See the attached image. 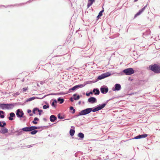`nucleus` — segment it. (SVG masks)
<instances>
[{
	"label": "nucleus",
	"mask_w": 160,
	"mask_h": 160,
	"mask_svg": "<svg viewBox=\"0 0 160 160\" xmlns=\"http://www.w3.org/2000/svg\"><path fill=\"white\" fill-rule=\"evenodd\" d=\"M16 103L10 104L0 103V108L2 109H9L13 108L16 105Z\"/></svg>",
	"instance_id": "obj_1"
},
{
	"label": "nucleus",
	"mask_w": 160,
	"mask_h": 160,
	"mask_svg": "<svg viewBox=\"0 0 160 160\" xmlns=\"http://www.w3.org/2000/svg\"><path fill=\"white\" fill-rule=\"evenodd\" d=\"M149 68L154 72L157 73H160V66L158 65L155 64L153 65H150Z\"/></svg>",
	"instance_id": "obj_2"
},
{
	"label": "nucleus",
	"mask_w": 160,
	"mask_h": 160,
	"mask_svg": "<svg viewBox=\"0 0 160 160\" xmlns=\"http://www.w3.org/2000/svg\"><path fill=\"white\" fill-rule=\"evenodd\" d=\"M123 72L126 75H130L134 73V71L132 68H129L124 69Z\"/></svg>",
	"instance_id": "obj_3"
},
{
	"label": "nucleus",
	"mask_w": 160,
	"mask_h": 160,
	"mask_svg": "<svg viewBox=\"0 0 160 160\" xmlns=\"http://www.w3.org/2000/svg\"><path fill=\"white\" fill-rule=\"evenodd\" d=\"M111 75V73L109 72H107L101 74L97 78V81L99 80L102 79L107 77L110 76Z\"/></svg>",
	"instance_id": "obj_4"
},
{
	"label": "nucleus",
	"mask_w": 160,
	"mask_h": 160,
	"mask_svg": "<svg viewBox=\"0 0 160 160\" xmlns=\"http://www.w3.org/2000/svg\"><path fill=\"white\" fill-rule=\"evenodd\" d=\"M91 112V108H87L83 110L80 112V115H84L89 114Z\"/></svg>",
	"instance_id": "obj_5"
},
{
	"label": "nucleus",
	"mask_w": 160,
	"mask_h": 160,
	"mask_svg": "<svg viewBox=\"0 0 160 160\" xmlns=\"http://www.w3.org/2000/svg\"><path fill=\"white\" fill-rule=\"evenodd\" d=\"M84 85L83 84H82L78 85H76V86L73 87L72 88H70L69 89V91L70 92H71L72 90V91L75 90H76L78 88H82V87H84Z\"/></svg>",
	"instance_id": "obj_6"
},
{
	"label": "nucleus",
	"mask_w": 160,
	"mask_h": 160,
	"mask_svg": "<svg viewBox=\"0 0 160 160\" xmlns=\"http://www.w3.org/2000/svg\"><path fill=\"white\" fill-rule=\"evenodd\" d=\"M100 90L102 93L106 94L108 92V89L107 86H103L100 88Z\"/></svg>",
	"instance_id": "obj_7"
},
{
	"label": "nucleus",
	"mask_w": 160,
	"mask_h": 160,
	"mask_svg": "<svg viewBox=\"0 0 160 160\" xmlns=\"http://www.w3.org/2000/svg\"><path fill=\"white\" fill-rule=\"evenodd\" d=\"M16 114L18 118H21L23 117L24 113L22 110L18 109L16 111Z\"/></svg>",
	"instance_id": "obj_8"
},
{
	"label": "nucleus",
	"mask_w": 160,
	"mask_h": 160,
	"mask_svg": "<svg viewBox=\"0 0 160 160\" xmlns=\"http://www.w3.org/2000/svg\"><path fill=\"white\" fill-rule=\"evenodd\" d=\"M121 88V85L119 84H116L114 85V87L112 88L113 91H119Z\"/></svg>",
	"instance_id": "obj_9"
},
{
	"label": "nucleus",
	"mask_w": 160,
	"mask_h": 160,
	"mask_svg": "<svg viewBox=\"0 0 160 160\" xmlns=\"http://www.w3.org/2000/svg\"><path fill=\"white\" fill-rule=\"evenodd\" d=\"M88 101L90 103L93 104L97 102V99L94 97H91L88 99Z\"/></svg>",
	"instance_id": "obj_10"
},
{
	"label": "nucleus",
	"mask_w": 160,
	"mask_h": 160,
	"mask_svg": "<svg viewBox=\"0 0 160 160\" xmlns=\"http://www.w3.org/2000/svg\"><path fill=\"white\" fill-rule=\"evenodd\" d=\"M148 136V134H144L138 135L132 138V139H139L142 138H145Z\"/></svg>",
	"instance_id": "obj_11"
},
{
	"label": "nucleus",
	"mask_w": 160,
	"mask_h": 160,
	"mask_svg": "<svg viewBox=\"0 0 160 160\" xmlns=\"http://www.w3.org/2000/svg\"><path fill=\"white\" fill-rule=\"evenodd\" d=\"M107 103H103L102 104H100L97 106L99 110H101L107 104Z\"/></svg>",
	"instance_id": "obj_12"
},
{
	"label": "nucleus",
	"mask_w": 160,
	"mask_h": 160,
	"mask_svg": "<svg viewBox=\"0 0 160 160\" xmlns=\"http://www.w3.org/2000/svg\"><path fill=\"white\" fill-rule=\"evenodd\" d=\"M92 92L96 95H98L100 93V91L99 89L98 88H94L92 90Z\"/></svg>",
	"instance_id": "obj_13"
},
{
	"label": "nucleus",
	"mask_w": 160,
	"mask_h": 160,
	"mask_svg": "<svg viewBox=\"0 0 160 160\" xmlns=\"http://www.w3.org/2000/svg\"><path fill=\"white\" fill-rule=\"evenodd\" d=\"M15 117V115L14 112H11L10 113V116L8 117V119L12 121L13 120V118Z\"/></svg>",
	"instance_id": "obj_14"
},
{
	"label": "nucleus",
	"mask_w": 160,
	"mask_h": 160,
	"mask_svg": "<svg viewBox=\"0 0 160 160\" xmlns=\"http://www.w3.org/2000/svg\"><path fill=\"white\" fill-rule=\"evenodd\" d=\"M57 119V118L54 115H52L50 116V120L52 122H54Z\"/></svg>",
	"instance_id": "obj_15"
},
{
	"label": "nucleus",
	"mask_w": 160,
	"mask_h": 160,
	"mask_svg": "<svg viewBox=\"0 0 160 160\" xmlns=\"http://www.w3.org/2000/svg\"><path fill=\"white\" fill-rule=\"evenodd\" d=\"M37 110L39 112L38 114L40 115L41 114V112H42V110H40L38 108H35L33 109L32 111L33 113L35 114V111Z\"/></svg>",
	"instance_id": "obj_16"
},
{
	"label": "nucleus",
	"mask_w": 160,
	"mask_h": 160,
	"mask_svg": "<svg viewBox=\"0 0 160 160\" xmlns=\"http://www.w3.org/2000/svg\"><path fill=\"white\" fill-rule=\"evenodd\" d=\"M8 132V130L6 128H2L1 129V131H0V132L2 133V134H5V133H7Z\"/></svg>",
	"instance_id": "obj_17"
},
{
	"label": "nucleus",
	"mask_w": 160,
	"mask_h": 160,
	"mask_svg": "<svg viewBox=\"0 0 160 160\" xmlns=\"http://www.w3.org/2000/svg\"><path fill=\"white\" fill-rule=\"evenodd\" d=\"M95 1V0H88L87 4L88 8L91 6Z\"/></svg>",
	"instance_id": "obj_18"
},
{
	"label": "nucleus",
	"mask_w": 160,
	"mask_h": 160,
	"mask_svg": "<svg viewBox=\"0 0 160 160\" xmlns=\"http://www.w3.org/2000/svg\"><path fill=\"white\" fill-rule=\"evenodd\" d=\"M52 103L51 105L52 107L55 108H56V105H55V104L57 103V101L55 99H52Z\"/></svg>",
	"instance_id": "obj_19"
},
{
	"label": "nucleus",
	"mask_w": 160,
	"mask_h": 160,
	"mask_svg": "<svg viewBox=\"0 0 160 160\" xmlns=\"http://www.w3.org/2000/svg\"><path fill=\"white\" fill-rule=\"evenodd\" d=\"M77 94H74L73 95V99L74 100H78L80 98V96L79 95H78L77 96Z\"/></svg>",
	"instance_id": "obj_20"
},
{
	"label": "nucleus",
	"mask_w": 160,
	"mask_h": 160,
	"mask_svg": "<svg viewBox=\"0 0 160 160\" xmlns=\"http://www.w3.org/2000/svg\"><path fill=\"white\" fill-rule=\"evenodd\" d=\"M6 125V123L4 121H0V127L3 128Z\"/></svg>",
	"instance_id": "obj_21"
},
{
	"label": "nucleus",
	"mask_w": 160,
	"mask_h": 160,
	"mask_svg": "<svg viewBox=\"0 0 160 160\" xmlns=\"http://www.w3.org/2000/svg\"><path fill=\"white\" fill-rule=\"evenodd\" d=\"M22 130L20 129L15 132L16 133H17V135H20L22 134L23 132L22 131Z\"/></svg>",
	"instance_id": "obj_22"
},
{
	"label": "nucleus",
	"mask_w": 160,
	"mask_h": 160,
	"mask_svg": "<svg viewBox=\"0 0 160 160\" xmlns=\"http://www.w3.org/2000/svg\"><path fill=\"white\" fill-rule=\"evenodd\" d=\"M22 130L25 132H30L29 131V127H26L22 128Z\"/></svg>",
	"instance_id": "obj_23"
},
{
	"label": "nucleus",
	"mask_w": 160,
	"mask_h": 160,
	"mask_svg": "<svg viewBox=\"0 0 160 160\" xmlns=\"http://www.w3.org/2000/svg\"><path fill=\"white\" fill-rule=\"evenodd\" d=\"M39 120V119L38 118L35 117L34 118V120L32 121V122L35 124H36L38 123L37 122H36V121H38Z\"/></svg>",
	"instance_id": "obj_24"
},
{
	"label": "nucleus",
	"mask_w": 160,
	"mask_h": 160,
	"mask_svg": "<svg viewBox=\"0 0 160 160\" xmlns=\"http://www.w3.org/2000/svg\"><path fill=\"white\" fill-rule=\"evenodd\" d=\"M91 108V112L92 111L93 112H96L99 111L97 106H96V107H95L94 108H93V109H92L93 108Z\"/></svg>",
	"instance_id": "obj_25"
},
{
	"label": "nucleus",
	"mask_w": 160,
	"mask_h": 160,
	"mask_svg": "<svg viewBox=\"0 0 160 160\" xmlns=\"http://www.w3.org/2000/svg\"><path fill=\"white\" fill-rule=\"evenodd\" d=\"M75 130L73 129H71L70 131V134L71 136H72L74 135L75 133Z\"/></svg>",
	"instance_id": "obj_26"
},
{
	"label": "nucleus",
	"mask_w": 160,
	"mask_h": 160,
	"mask_svg": "<svg viewBox=\"0 0 160 160\" xmlns=\"http://www.w3.org/2000/svg\"><path fill=\"white\" fill-rule=\"evenodd\" d=\"M57 100L58 102H60V104L62 103L64 101V100L63 99L61 98H58Z\"/></svg>",
	"instance_id": "obj_27"
},
{
	"label": "nucleus",
	"mask_w": 160,
	"mask_h": 160,
	"mask_svg": "<svg viewBox=\"0 0 160 160\" xmlns=\"http://www.w3.org/2000/svg\"><path fill=\"white\" fill-rule=\"evenodd\" d=\"M36 98H35V97H32L29 98L27 99L26 100V102L32 101L34 100Z\"/></svg>",
	"instance_id": "obj_28"
},
{
	"label": "nucleus",
	"mask_w": 160,
	"mask_h": 160,
	"mask_svg": "<svg viewBox=\"0 0 160 160\" xmlns=\"http://www.w3.org/2000/svg\"><path fill=\"white\" fill-rule=\"evenodd\" d=\"M78 136L81 138H83L84 137V135L83 133L80 132L78 134Z\"/></svg>",
	"instance_id": "obj_29"
},
{
	"label": "nucleus",
	"mask_w": 160,
	"mask_h": 160,
	"mask_svg": "<svg viewBox=\"0 0 160 160\" xmlns=\"http://www.w3.org/2000/svg\"><path fill=\"white\" fill-rule=\"evenodd\" d=\"M49 107V105L48 103H47V105H44L43 106V109H46L48 108Z\"/></svg>",
	"instance_id": "obj_30"
},
{
	"label": "nucleus",
	"mask_w": 160,
	"mask_h": 160,
	"mask_svg": "<svg viewBox=\"0 0 160 160\" xmlns=\"http://www.w3.org/2000/svg\"><path fill=\"white\" fill-rule=\"evenodd\" d=\"M38 130H34L31 131V132H30V133L32 135H34L36 134L38 132Z\"/></svg>",
	"instance_id": "obj_31"
},
{
	"label": "nucleus",
	"mask_w": 160,
	"mask_h": 160,
	"mask_svg": "<svg viewBox=\"0 0 160 160\" xmlns=\"http://www.w3.org/2000/svg\"><path fill=\"white\" fill-rule=\"evenodd\" d=\"M70 110H72V113L73 114L75 112V110L74 109L73 107H70Z\"/></svg>",
	"instance_id": "obj_32"
},
{
	"label": "nucleus",
	"mask_w": 160,
	"mask_h": 160,
	"mask_svg": "<svg viewBox=\"0 0 160 160\" xmlns=\"http://www.w3.org/2000/svg\"><path fill=\"white\" fill-rule=\"evenodd\" d=\"M58 117L60 119H62L64 118V116H61L60 113L58 114Z\"/></svg>",
	"instance_id": "obj_33"
},
{
	"label": "nucleus",
	"mask_w": 160,
	"mask_h": 160,
	"mask_svg": "<svg viewBox=\"0 0 160 160\" xmlns=\"http://www.w3.org/2000/svg\"><path fill=\"white\" fill-rule=\"evenodd\" d=\"M104 8H103L102 10L98 14L99 16H101L102 15V12H104Z\"/></svg>",
	"instance_id": "obj_34"
},
{
	"label": "nucleus",
	"mask_w": 160,
	"mask_h": 160,
	"mask_svg": "<svg viewBox=\"0 0 160 160\" xmlns=\"http://www.w3.org/2000/svg\"><path fill=\"white\" fill-rule=\"evenodd\" d=\"M28 87L23 88L22 89L23 92H26V91L28 90Z\"/></svg>",
	"instance_id": "obj_35"
},
{
	"label": "nucleus",
	"mask_w": 160,
	"mask_h": 160,
	"mask_svg": "<svg viewBox=\"0 0 160 160\" xmlns=\"http://www.w3.org/2000/svg\"><path fill=\"white\" fill-rule=\"evenodd\" d=\"M92 94V92H90L88 93H86V95L87 96H89L90 95V94Z\"/></svg>",
	"instance_id": "obj_36"
},
{
	"label": "nucleus",
	"mask_w": 160,
	"mask_h": 160,
	"mask_svg": "<svg viewBox=\"0 0 160 160\" xmlns=\"http://www.w3.org/2000/svg\"><path fill=\"white\" fill-rule=\"evenodd\" d=\"M29 127V131H33V130H34L33 126H31Z\"/></svg>",
	"instance_id": "obj_37"
},
{
	"label": "nucleus",
	"mask_w": 160,
	"mask_h": 160,
	"mask_svg": "<svg viewBox=\"0 0 160 160\" xmlns=\"http://www.w3.org/2000/svg\"><path fill=\"white\" fill-rule=\"evenodd\" d=\"M142 13L140 11H139L137 13V14L135 15V16H138L139 15H140Z\"/></svg>",
	"instance_id": "obj_38"
},
{
	"label": "nucleus",
	"mask_w": 160,
	"mask_h": 160,
	"mask_svg": "<svg viewBox=\"0 0 160 160\" xmlns=\"http://www.w3.org/2000/svg\"><path fill=\"white\" fill-rule=\"evenodd\" d=\"M33 128L34 130H35L36 129H39L40 128V127H36V126H33Z\"/></svg>",
	"instance_id": "obj_39"
},
{
	"label": "nucleus",
	"mask_w": 160,
	"mask_h": 160,
	"mask_svg": "<svg viewBox=\"0 0 160 160\" xmlns=\"http://www.w3.org/2000/svg\"><path fill=\"white\" fill-rule=\"evenodd\" d=\"M5 113V112L2 111H0V115H1V114H4Z\"/></svg>",
	"instance_id": "obj_40"
},
{
	"label": "nucleus",
	"mask_w": 160,
	"mask_h": 160,
	"mask_svg": "<svg viewBox=\"0 0 160 160\" xmlns=\"http://www.w3.org/2000/svg\"><path fill=\"white\" fill-rule=\"evenodd\" d=\"M0 116V118H3L5 117V116L4 115H1Z\"/></svg>",
	"instance_id": "obj_41"
},
{
	"label": "nucleus",
	"mask_w": 160,
	"mask_h": 160,
	"mask_svg": "<svg viewBox=\"0 0 160 160\" xmlns=\"http://www.w3.org/2000/svg\"><path fill=\"white\" fill-rule=\"evenodd\" d=\"M145 9H144V8H143L140 10L139 11L142 12V13L143 12V11Z\"/></svg>",
	"instance_id": "obj_42"
},
{
	"label": "nucleus",
	"mask_w": 160,
	"mask_h": 160,
	"mask_svg": "<svg viewBox=\"0 0 160 160\" xmlns=\"http://www.w3.org/2000/svg\"><path fill=\"white\" fill-rule=\"evenodd\" d=\"M34 144H33V145H29V146H27V147H28V148H30V147H32L33 146V145H34Z\"/></svg>",
	"instance_id": "obj_43"
},
{
	"label": "nucleus",
	"mask_w": 160,
	"mask_h": 160,
	"mask_svg": "<svg viewBox=\"0 0 160 160\" xmlns=\"http://www.w3.org/2000/svg\"><path fill=\"white\" fill-rule=\"evenodd\" d=\"M70 100L71 102H73V99L72 98H70Z\"/></svg>",
	"instance_id": "obj_44"
},
{
	"label": "nucleus",
	"mask_w": 160,
	"mask_h": 160,
	"mask_svg": "<svg viewBox=\"0 0 160 160\" xmlns=\"http://www.w3.org/2000/svg\"><path fill=\"white\" fill-rule=\"evenodd\" d=\"M27 112L28 113H29L31 112V111L30 109H28L27 111Z\"/></svg>",
	"instance_id": "obj_45"
},
{
	"label": "nucleus",
	"mask_w": 160,
	"mask_h": 160,
	"mask_svg": "<svg viewBox=\"0 0 160 160\" xmlns=\"http://www.w3.org/2000/svg\"><path fill=\"white\" fill-rule=\"evenodd\" d=\"M43 121H44L45 122H46L47 121V119L45 118H43Z\"/></svg>",
	"instance_id": "obj_46"
},
{
	"label": "nucleus",
	"mask_w": 160,
	"mask_h": 160,
	"mask_svg": "<svg viewBox=\"0 0 160 160\" xmlns=\"http://www.w3.org/2000/svg\"><path fill=\"white\" fill-rule=\"evenodd\" d=\"M15 94L16 95V96H17L19 95L20 94V93L19 92H16Z\"/></svg>",
	"instance_id": "obj_47"
},
{
	"label": "nucleus",
	"mask_w": 160,
	"mask_h": 160,
	"mask_svg": "<svg viewBox=\"0 0 160 160\" xmlns=\"http://www.w3.org/2000/svg\"><path fill=\"white\" fill-rule=\"evenodd\" d=\"M79 116H81L80 115V112H79V114L78 115H76L75 116L76 117H78Z\"/></svg>",
	"instance_id": "obj_48"
},
{
	"label": "nucleus",
	"mask_w": 160,
	"mask_h": 160,
	"mask_svg": "<svg viewBox=\"0 0 160 160\" xmlns=\"http://www.w3.org/2000/svg\"><path fill=\"white\" fill-rule=\"evenodd\" d=\"M147 4L146 6H145L143 8H144V9H145L147 7Z\"/></svg>",
	"instance_id": "obj_49"
},
{
	"label": "nucleus",
	"mask_w": 160,
	"mask_h": 160,
	"mask_svg": "<svg viewBox=\"0 0 160 160\" xmlns=\"http://www.w3.org/2000/svg\"><path fill=\"white\" fill-rule=\"evenodd\" d=\"M100 17H101V16H99V15H98L97 17V18L98 19H99V18Z\"/></svg>",
	"instance_id": "obj_50"
},
{
	"label": "nucleus",
	"mask_w": 160,
	"mask_h": 160,
	"mask_svg": "<svg viewBox=\"0 0 160 160\" xmlns=\"http://www.w3.org/2000/svg\"><path fill=\"white\" fill-rule=\"evenodd\" d=\"M60 93V94H63V92H61Z\"/></svg>",
	"instance_id": "obj_51"
},
{
	"label": "nucleus",
	"mask_w": 160,
	"mask_h": 160,
	"mask_svg": "<svg viewBox=\"0 0 160 160\" xmlns=\"http://www.w3.org/2000/svg\"><path fill=\"white\" fill-rule=\"evenodd\" d=\"M80 103H81V102H80V101H79V103L80 104Z\"/></svg>",
	"instance_id": "obj_52"
},
{
	"label": "nucleus",
	"mask_w": 160,
	"mask_h": 160,
	"mask_svg": "<svg viewBox=\"0 0 160 160\" xmlns=\"http://www.w3.org/2000/svg\"><path fill=\"white\" fill-rule=\"evenodd\" d=\"M138 0H134V1L135 2H136Z\"/></svg>",
	"instance_id": "obj_53"
},
{
	"label": "nucleus",
	"mask_w": 160,
	"mask_h": 160,
	"mask_svg": "<svg viewBox=\"0 0 160 160\" xmlns=\"http://www.w3.org/2000/svg\"><path fill=\"white\" fill-rule=\"evenodd\" d=\"M30 116H32V114H30Z\"/></svg>",
	"instance_id": "obj_54"
},
{
	"label": "nucleus",
	"mask_w": 160,
	"mask_h": 160,
	"mask_svg": "<svg viewBox=\"0 0 160 160\" xmlns=\"http://www.w3.org/2000/svg\"><path fill=\"white\" fill-rule=\"evenodd\" d=\"M29 1H28V2H29Z\"/></svg>",
	"instance_id": "obj_55"
}]
</instances>
